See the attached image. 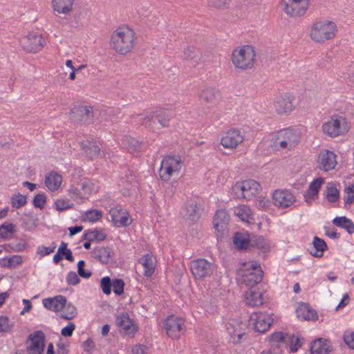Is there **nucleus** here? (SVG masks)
<instances>
[{"label":"nucleus","mask_w":354,"mask_h":354,"mask_svg":"<svg viewBox=\"0 0 354 354\" xmlns=\"http://www.w3.org/2000/svg\"><path fill=\"white\" fill-rule=\"evenodd\" d=\"M290 334L283 333L282 332H274L270 336V347H278L281 348L282 346L288 345V341H290Z\"/></svg>","instance_id":"obj_26"},{"label":"nucleus","mask_w":354,"mask_h":354,"mask_svg":"<svg viewBox=\"0 0 354 354\" xmlns=\"http://www.w3.org/2000/svg\"><path fill=\"white\" fill-rule=\"evenodd\" d=\"M297 317L304 320H316L318 318L317 312L308 304L301 303L296 309Z\"/></svg>","instance_id":"obj_23"},{"label":"nucleus","mask_w":354,"mask_h":354,"mask_svg":"<svg viewBox=\"0 0 354 354\" xmlns=\"http://www.w3.org/2000/svg\"><path fill=\"white\" fill-rule=\"evenodd\" d=\"M22 263V258L19 255H13L8 259H3L1 263V266L8 268H15Z\"/></svg>","instance_id":"obj_46"},{"label":"nucleus","mask_w":354,"mask_h":354,"mask_svg":"<svg viewBox=\"0 0 354 354\" xmlns=\"http://www.w3.org/2000/svg\"><path fill=\"white\" fill-rule=\"evenodd\" d=\"M53 246L51 248L43 245L39 246L37 250V254L40 255V257H43L53 252L56 248L55 243H53Z\"/></svg>","instance_id":"obj_60"},{"label":"nucleus","mask_w":354,"mask_h":354,"mask_svg":"<svg viewBox=\"0 0 354 354\" xmlns=\"http://www.w3.org/2000/svg\"><path fill=\"white\" fill-rule=\"evenodd\" d=\"M230 330L229 328H227ZM229 333L231 335V341L234 344L241 343L243 341V338L245 336L244 332H241L240 330H234L232 332L229 330Z\"/></svg>","instance_id":"obj_54"},{"label":"nucleus","mask_w":354,"mask_h":354,"mask_svg":"<svg viewBox=\"0 0 354 354\" xmlns=\"http://www.w3.org/2000/svg\"><path fill=\"white\" fill-rule=\"evenodd\" d=\"M16 232V226L12 223H3L0 225V239H7L12 237Z\"/></svg>","instance_id":"obj_38"},{"label":"nucleus","mask_w":354,"mask_h":354,"mask_svg":"<svg viewBox=\"0 0 354 354\" xmlns=\"http://www.w3.org/2000/svg\"><path fill=\"white\" fill-rule=\"evenodd\" d=\"M336 25L330 21L314 23L310 30V37L316 42H324L335 35Z\"/></svg>","instance_id":"obj_3"},{"label":"nucleus","mask_w":354,"mask_h":354,"mask_svg":"<svg viewBox=\"0 0 354 354\" xmlns=\"http://www.w3.org/2000/svg\"><path fill=\"white\" fill-rule=\"evenodd\" d=\"M220 96V92L212 88L204 89L200 95L201 99L207 103H215Z\"/></svg>","instance_id":"obj_36"},{"label":"nucleus","mask_w":354,"mask_h":354,"mask_svg":"<svg viewBox=\"0 0 354 354\" xmlns=\"http://www.w3.org/2000/svg\"><path fill=\"white\" fill-rule=\"evenodd\" d=\"M344 342L352 349H354V333H346L344 335Z\"/></svg>","instance_id":"obj_64"},{"label":"nucleus","mask_w":354,"mask_h":354,"mask_svg":"<svg viewBox=\"0 0 354 354\" xmlns=\"http://www.w3.org/2000/svg\"><path fill=\"white\" fill-rule=\"evenodd\" d=\"M313 244V250L315 251L313 252V250H310V253L315 257H322L324 252L328 249L327 244L324 240L319 238L318 236L314 237Z\"/></svg>","instance_id":"obj_34"},{"label":"nucleus","mask_w":354,"mask_h":354,"mask_svg":"<svg viewBox=\"0 0 354 354\" xmlns=\"http://www.w3.org/2000/svg\"><path fill=\"white\" fill-rule=\"evenodd\" d=\"M184 319L174 315L169 316L164 322L167 335L172 338H178L184 329Z\"/></svg>","instance_id":"obj_12"},{"label":"nucleus","mask_w":354,"mask_h":354,"mask_svg":"<svg viewBox=\"0 0 354 354\" xmlns=\"http://www.w3.org/2000/svg\"><path fill=\"white\" fill-rule=\"evenodd\" d=\"M349 130V125L346 118L340 115L332 117L330 120L322 125V131L328 136L335 138L344 134Z\"/></svg>","instance_id":"obj_5"},{"label":"nucleus","mask_w":354,"mask_h":354,"mask_svg":"<svg viewBox=\"0 0 354 354\" xmlns=\"http://www.w3.org/2000/svg\"><path fill=\"white\" fill-rule=\"evenodd\" d=\"M231 0H207V4L210 7L221 8L229 4Z\"/></svg>","instance_id":"obj_58"},{"label":"nucleus","mask_w":354,"mask_h":354,"mask_svg":"<svg viewBox=\"0 0 354 354\" xmlns=\"http://www.w3.org/2000/svg\"><path fill=\"white\" fill-rule=\"evenodd\" d=\"M290 341H288V344H290V351L292 352H296L299 347L301 346V339L298 337H295L293 335H290Z\"/></svg>","instance_id":"obj_56"},{"label":"nucleus","mask_w":354,"mask_h":354,"mask_svg":"<svg viewBox=\"0 0 354 354\" xmlns=\"http://www.w3.org/2000/svg\"><path fill=\"white\" fill-rule=\"evenodd\" d=\"M243 140V138L239 131L231 129L222 138L221 144L225 148L234 149L236 148L239 143L242 142Z\"/></svg>","instance_id":"obj_17"},{"label":"nucleus","mask_w":354,"mask_h":354,"mask_svg":"<svg viewBox=\"0 0 354 354\" xmlns=\"http://www.w3.org/2000/svg\"><path fill=\"white\" fill-rule=\"evenodd\" d=\"M129 319L130 317L128 313H122L116 317L115 322L116 324L122 328L127 324V322H129Z\"/></svg>","instance_id":"obj_61"},{"label":"nucleus","mask_w":354,"mask_h":354,"mask_svg":"<svg viewBox=\"0 0 354 354\" xmlns=\"http://www.w3.org/2000/svg\"><path fill=\"white\" fill-rule=\"evenodd\" d=\"M253 328L256 332L263 333L267 331L272 323V319L263 313H254L251 315Z\"/></svg>","instance_id":"obj_14"},{"label":"nucleus","mask_w":354,"mask_h":354,"mask_svg":"<svg viewBox=\"0 0 354 354\" xmlns=\"http://www.w3.org/2000/svg\"><path fill=\"white\" fill-rule=\"evenodd\" d=\"M181 159L179 156H168L163 160L159 171V174L162 180H169L174 172L180 171L181 166Z\"/></svg>","instance_id":"obj_10"},{"label":"nucleus","mask_w":354,"mask_h":354,"mask_svg":"<svg viewBox=\"0 0 354 354\" xmlns=\"http://www.w3.org/2000/svg\"><path fill=\"white\" fill-rule=\"evenodd\" d=\"M36 221L33 216L27 215V218L22 220V227L26 230L31 231L37 227Z\"/></svg>","instance_id":"obj_49"},{"label":"nucleus","mask_w":354,"mask_h":354,"mask_svg":"<svg viewBox=\"0 0 354 354\" xmlns=\"http://www.w3.org/2000/svg\"><path fill=\"white\" fill-rule=\"evenodd\" d=\"M106 235L102 230H87L84 232V239L88 241H96L97 242L104 241Z\"/></svg>","instance_id":"obj_37"},{"label":"nucleus","mask_w":354,"mask_h":354,"mask_svg":"<svg viewBox=\"0 0 354 354\" xmlns=\"http://www.w3.org/2000/svg\"><path fill=\"white\" fill-rule=\"evenodd\" d=\"M184 56L185 59L194 61V64H198L200 59V53L198 49L194 46H189L184 50Z\"/></svg>","instance_id":"obj_45"},{"label":"nucleus","mask_w":354,"mask_h":354,"mask_svg":"<svg viewBox=\"0 0 354 354\" xmlns=\"http://www.w3.org/2000/svg\"><path fill=\"white\" fill-rule=\"evenodd\" d=\"M256 53L252 46L246 45L239 50H234L232 61L236 68L246 70L254 67Z\"/></svg>","instance_id":"obj_2"},{"label":"nucleus","mask_w":354,"mask_h":354,"mask_svg":"<svg viewBox=\"0 0 354 354\" xmlns=\"http://www.w3.org/2000/svg\"><path fill=\"white\" fill-rule=\"evenodd\" d=\"M337 156L331 151L324 150L320 152L317 165L318 167L324 171H328L335 169L337 164Z\"/></svg>","instance_id":"obj_15"},{"label":"nucleus","mask_w":354,"mask_h":354,"mask_svg":"<svg viewBox=\"0 0 354 354\" xmlns=\"http://www.w3.org/2000/svg\"><path fill=\"white\" fill-rule=\"evenodd\" d=\"M324 183V178H318L315 179L309 185L307 190L308 196H315L317 197L319 190Z\"/></svg>","instance_id":"obj_42"},{"label":"nucleus","mask_w":354,"mask_h":354,"mask_svg":"<svg viewBox=\"0 0 354 354\" xmlns=\"http://www.w3.org/2000/svg\"><path fill=\"white\" fill-rule=\"evenodd\" d=\"M64 308V311L60 314L59 317L61 318L66 320H71L77 315L76 307L71 303H68L67 305L66 304Z\"/></svg>","instance_id":"obj_44"},{"label":"nucleus","mask_w":354,"mask_h":354,"mask_svg":"<svg viewBox=\"0 0 354 354\" xmlns=\"http://www.w3.org/2000/svg\"><path fill=\"white\" fill-rule=\"evenodd\" d=\"M122 145L130 153L137 156L140 152L143 143L133 137L125 136L122 140Z\"/></svg>","instance_id":"obj_24"},{"label":"nucleus","mask_w":354,"mask_h":354,"mask_svg":"<svg viewBox=\"0 0 354 354\" xmlns=\"http://www.w3.org/2000/svg\"><path fill=\"white\" fill-rule=\"evenodd\" d=\"M113 290L116 295H121L124 292V282L121 279H115L113 280Z\"/></svg>","instance_id":"obj_51"},{"label":"nucleus","mask_w":354,"mask_h":354,"mask_svg":"<svg viewBox=\"0 0 354 354\" xmlns=\"http://www.w3.org/2000/svg\"><path fill=\"white\" fill-rule=\"evenodd\" d=\"M292 100L286 95L281 96L274 102L275 110L279 114H284L290 112L292 109Z\"/></svg>","instance_id":"obj_27"},{"label":"nucleus","mask_w":354,"mask_h":354,"mask_svg":"<svg viewBox=\"0 0 354 354\" xmlns=\"http://www.w3.org/2000/svg\"><path fill=\"white\" fill-rule=\"evenodd\" d=\"M109 214L114 225L118 227H126L131 224V222H128L129 214L126 212H123L120 207H112L109 211Z\"/></svg>","instance_id":"obj_18"},{"label":"nucleus","mask_w":354,"mask_h":354,"mask_svg":"<svg viewBox=\"0 0 354 354\" xmlns=\"http://www.w3.org/2000/svg\"><path fill=\"white\" fill-rule=\"evenodd\" d=\"M234 214L243 221H248L249 219H253L252 210L247 205H240L234 210Z\"/></svg>","instance_id":"obj_39"},{"label":"nucleus","mask_w":354,"mask_h":354,"mask_svg":"<svg viewBox=\"0 0 354 354\" xmlns=\"http://www.w3.org/2000/svg\"><path fill=\"white\" fill-rule=\"evenodd\" d=\"M202 209L195 201H188L182 209L181 214L192 221H197L202 214Z\"/></svg>","instance_id":"obj_19"},{"label":"nucleus","mask_w":354,"mask_h":354,"mask_svg":"<svg viewBox=\"0 0 354 354\" xmlns=\"http://www.w3.org/2000/svg\"><path fill=\"white\" fill-rule=\"evenodd\" d=\"M9 319L8 317H0V332H8L10 330L11 327L9 324Z\"/></svg>","instance_id":"obj_62"},{"label":"nucleus","mask_w":354,"mask_h":354,"mask_svg":"<svg viewBox=\"0 0 354 354\" xmlns=\"http://www.w3.org/2000/svg\"><path fill=\"white\" fill-rule=\"evenodd\" d=\"M81 146L86 156L91 159H94L97 157L106 158V153L104 151L101 152L100 147L95 142L88 140L84 141L82 142Z\"/></svg>","instance_id":"obj_20"},{"label":"nucleus","mask_w":354,"mask_h":354,"mask_svg":"<svg viewBox=\"0 0 354 354\" xmlns=\"http://www.w3.org/2000/svg\"><path fill=\"white\" fill-rule=\"evenodd\" d=\"M230 216L224 209H218L214 214L213 224L214 227L218 231L223 229L228 223Z\"/></svg>","instance_id":"obj_28"},{"label":"nucleus","mask_w":354,"mask_h":354,"mask_svg":"<svg viewBox=\"0 0 354 354\" xmlns=\"http://www.w3.org/2000/svg\"><path fill=\"white\" fill-rule=\"evenodd\" d=\"M102 217V212L98 209H91L84 213L82 220L83 221L95 222Z\"/></svg>","instance_id":"obj_41"},{"label":"nucleus","mask_w":354,"mask_h":354,"mask_svg":"<svg viewBox=\"0 0 354 354\" xmlns=\"http://www.w3.org/2000/svg\"><path fill=\"white\" fill-rule=\"evenodd\" d=\"M46 203V197L44 194H37L35 196L32 204L35 207L42 209L44 207V205Z\"/></svg>","instance_id":"obj_53"},{"label":"nucleus","mask_w":354,"mask_h":354,"mask_svg":"<svg viewBox=\"0 0 354 354\" xmlns=\"http://www.w3.org/2000/svg\"><path fill=\"white\" fill-rule=\"evenodd\" d=\"M45 336L41 330H37L31 333L26 341V351L28 354H41L43 353L45 344Z\"/></svg>","instance_id":"obj_13"},{"label":"nucleus","mask_w":354,"mask_h":354,"mask_svg":"<svg viewBox=\"0 0 354 354\" xmlns=\"http://www.w3.org/2000/svg\"><path fill=\"white\" fill-rule=\"evenodd\" d=\"M329 342L318 338L311 343V354H328L330 351Z\"/></svg>","instance_id":"obj_25"},{"label":"nucleus","mask_w":354,"mask_h":354,"mask_svg":"<svg viewBox=\"0 0 354 354\" xmlns=\"http://www.w3.org/2000/svg\"><path fill=\"white\" fill-rule=\"evenodd\" d=\"M75 329V325L73 322H69L66 326L62 329L61 334L66 337H71Z\"/></svg>","instance_id":"obj_59"},{"label":"nucleus","mask_w":354,"mask_h":354,"mask_svg":"<svg viewBox=\"0 0 354 354\" xmlns=\"http://www.w3.org/2000/svg\"><path fill=\"white\" fill-rule=\"evenodd\" d=\"M74 0H53V6L59 13L68 14L72 10Z\"/></svg>","instance_id":"obj_33"},{"label":"nucleus","mask_w":354,"mask_h":354,"mask_svg":"<svg viewBox=\"0 0 354 354\" xmlns=\"http://www.w3.org/2000/svg\"><path fill=\"white\" fill-rule=\"evenodd\" d=\"M122 328L124 330L126 334H132L133 335L137 330V328L134 326L133 321L131 319H129V322H127V324Z\"/></svg>","instance_id":"obj_63"},{"label":"nucleus","mask_w":354,"mask_h":354,"mask_svg":"<svg viewBox=\"0 0 354 354\" xmlns=\"http://www.w3.org/2000/svg\"><path fill=\"white\" fill-rule=\"evenodd\" d=\"M333 223L335 226L345 229L350 234L354 233V223L346 216H337Z\"/></svg>","instance_id":"obj_35"},{"label":"nucleus","mask_w":354,"mask_h":354,"mask_svg":"<svg viewBox=\"0 0 354 354\" xmlns=\"http://www.w3.org/2000/svg\"><path fill=\"white\" fill-rule=\"evenodd\" d=\"M44 306L54 312H58L64 308L66 298L63 295H57L53 298H46L42 301Z\"/></svg>","instance_id":"obj_21"},{"label":"nucleus","mask_w":354,"mask_h":354,"mask_svg":"<svg viewBox=\"0 0 354 354\" xmlns=\"http://www.w3.org/2000/svg\"><path fill=\"white\" fill-rule=\"evenodd\" d=\"M10 201L12 206L17 209L21 208L27 203L26 196L20 194L12 195Z\"/></svg>","instance_id":"obj_47"},{"label":"nucleus","mask_w":354,"mask_h":354,"mask_svg":"<svg viewBox=\"0 0 354 354\" xmlns=\"http://www.w3.org/2000/svg\"><path fill=\"white\" fill-rule=\"evenodd\" d=\"M27 245V242L24 239H20L19 241H15L9 244L12 250L16 252H22Z\"/></svg>","instance_id":"obj_55"},{"label":"nucleus","mask_w":354,"mask_h":354,"mask_svg":"<svg viewBox=\"0 0 354 354\" xmlns=\"http://www.w3.org/2000/svg\"><path fill=\"white\" fill-rule=\"evenodd\" d=\"M171 118V115L169 111L160 109L147 114L142 119V124L146 128L155 131L158 129L155 120H157L162 127H168Z\"/></svg>","instance_id":"obj_6"},{"label":"nucleus","mask_w":354,"mask_h":354,"mask_svg":"<svg viewBox=\"0 0 354 354\" xmlns=\"http://www.w3.org/2000/svg\"><path fill=\"white\" fill-rule=\"evenodd\" d=\"M283 12L290 17H301L307 12L310 0H281Z\"/></svg>","instance_id":"obj_7"},{"label":"nucleus","mask_w":354,"mask_h":354,"mask_svg":"<svg viewBox=\"0 0 354 354\" xmlns=\"http://www.w3.org/2000/svg\"><path fill=\"white\" fill-rule=\"evenodd\" d=\"M70 115L71 120L75 124L90 123L93 118V109L88 106H76Z\"/></svg>","instance_id":"obj_11"},{"label":"nucleus","mask_w":354,"mask_h":354,"mask_svg":"<svg viewBox=\"0 0 354 354\" xmlns=\"http://www.w3.org/2000/svg\"><path fill=\"white\" fill-rule=\"evenodd\" d=\"M263 294L259 291H254L250 288L245 293V303L250 306H258L263 304Z\"/></svg>","instance_id":"obj_32"},{"label":"nucleus","mask_w":354,"mask_h":354,"mask_svg":"<svg viewBox=\"0 0 354 354\" xmlns=\"http://www.w3.org/2000/svg\"><path fill=\"white\" fill-rule=\"evenodd\" d=\"M111 279L109 277H104L101 279L100 281V286L105 295H110L111 292V287H112Z\"/></svg>","instance_id":"obj_50"},{"label":"nucleus","mask_w":354,"mask_h":354,"mask_svg":"<svg viewBox=\"0 0 354 354\" xmlns=\"http://www.w3.org/2000/svg\"><path fill=\"white\" fill-rule=\"evenodd\" d=\"M20 43L26 52L35 53L42 49L45 41L41 35L32 32L23 37Z\"/></svg>","instance_id":"obj_9"},{"label":"nucleus","mask_w":354,"mask_h":354,"mask_svg":"<svg viewBox=\"0 0 354 354\" xmlns=\"http://www.w3.org/2000/svg\"><path fill=\"white\" fill-rule=\"evenodd\" d=\"M55 208L57 211H64L73 207V204L68 200L58 199L55 203Z\"/></svg>","instance_id":"obj_52"},{"label":"nucleus","mask_w":354,"mask_h":354,"mask_svg":"<svg viewBox=\"0 0 354 354\" xmlns=\"http://www.w3.org/2000/svg\"><path fill=\"white\" fill-rule=\"evenodd\" d=\"M280 136H283V140L288 141L289 147L293 146L297 141V135L291 130L281 131Z\"/></svg>","instance_id":"obj_48"},{"label":"nucleus","mask_w":354,"mask_h":354,"mask_svg":"<svg viewBox=\"0 0 354 354\" xmlns=\"http://www.w3.org/2000/svg\"><path fill=\"white\" fill-rule=\"evenodd\" d=\"M62 182V176L57 172L52 171L45 178V185L50 191L59 189Z\"/></svg>","instance_id":"obj_30"},{"label":"nucleus","mask_w":354,"mask_h":354,"mask_svg":"<svg viewBox=\"0 0 354 354\" xmlns=\"http://www.w3.org/2000/svg\"><path fill=\"white\" fill-rule=\"evenodd\" d=\"M111 254V249L109 247H100L92 251V257L104 264L109 263Z\"/></svg>","instance_id":"obj_31"},{"label":"nucleus","mask_w":354,"mask_h":354,"mask_svg":"<svg viewBox=\"0 0 354 354\" xmlns=\"http://www.w3.org/2000/svg\"><path fill=\"white\" fill-rule=\"evenodd\" d=\"M214 268V265L205 259H197L190 263V270L196 279H203L210 277Z\"/></svg>","instance_id":"obj_8"},{"label":"nucleus","mask_w":354,"mask_h":354,"mask_svg":"<svg viewBox=\"0 0 354 354\" xmlns=\"http://www.w3.org/2000/svg\"><path fill=\"white\" fill-rule=\"evenodd\" d=\"M233 243L239 250L248 249L250 245H253L252 241L249 239L248 234L239 232L234 234Z\"/></svg>","instance_id":"obj_29"},{"label":"nucleus","mask_w":354,"mask_h":354,"mask_svg":"<svg viewBox=\"0 0 354 354\" xmlns=\"http://www.w3.org/2000/svg\"><path fill=\"white\" fill-rule=\"evenodd\" d=\"M263 279V271L259 269L257 272L246 270L241 276V281L247 286L252 288L260 283Z\"/></svg>","instance_id":"obj_22"},{"label":"nucleus","mask_w":354,"mask_h":354,"mask_svg":"<svg viewBox=\"0 0 354 354\" xmlns=\"http://www.w3.org/2000/svg\"><path fill=\"white\" fill-rule=\"evenodd\" d=\"M274 204L281 208L290 207L295 201L293 194L287 190H276L272 194Z\"/></svg>","instance_id":"obj_16"},{"label":"nucleus","mask_w":354,"mask_h":354,"mask_svg":"<svg viewBox=\"0 0 354 354\" xmlns=\"http://www.w3.org/2000/svg\"><path fill=\"white\" fill-rule=\"evenodd\" d=\"M140 262L145 267L144 274L146 277H151L154 272V266L151 257L147 255H144L140 260Z\"/></svg>","instance_id":"obj_40"},{"label":"nucleus","mask_w":354,"mask_h":354,"mask_svg":"<svg viewBox=\"0 0 354 354\" xmlns=\"http://www.w3.org/2000/svg\"><path fill=\"white\" fill-rule=\"evenodd\" d=\"M339 197V192L336 187L332 184L328 183L326 187V198L330 203L336 202Z\"/></svg>","instance_id":"obj_43"},{"label":"nucleus","mask_w":354,"mask_h":354,"mask_svg":"<svg viewBox=\"0 0 354 354\" xmlns=\"http://www.w3.org/2000/svg\"><path fill=\"white\" fill-rule=\"evenodd\" d=\"M237 198L251 200L261 190V185L254 180L236 182L232 187Z\"/></svg>","instance_id":"obj_4"},{"label":"nucleus","mask_w":354,"mask_h":354,"mask_svg":"<svg viewBox=\"0 0 354 354\" xmlns=\"http://www.w3.org/2000/svg\"><path fill=\"white\" fill-rule=\"evenodd\" d=\"M134 33L129 28H118L111 35V46L118 53L126 55L133 47Z\"/></svg>","instance_id":"obj_1"},{"label":"nucleus","mask_w":354,"mask_h":354,"mask_svg":"<svg viewBox=\"0 0 354 354\" xmlns=\"http://www.w3.org/2000/svg\"><path fill=\"white\" fill-rule=\"evenodd\" d=\"M80 279L78 275L73 271H71L66 276V282L69 286H75L78 284Z\"/></svg>","instance_id":"obj_57"}]
</instances>
